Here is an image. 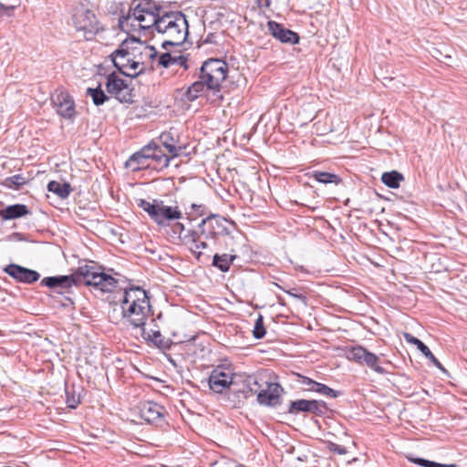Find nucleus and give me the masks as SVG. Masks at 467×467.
<instances>
[{"label": "nucleus", "instance_id": "nucleus-12", "mask_svg": "<svg viewBox=\"0 0 467 467\" xmlns=\"http://www.w3.org/2000/svg\"><path fill=\"white\" fill-rule=\"evenodd\" d=\"M161 144L168 150L171 158H177L182 155H187V145L181 140V135L177 129L171 127L169 130L163 131L159 136Z\"/></svg>", "mask_w": 467, "mask_h": 467}, {"label": "nucleus", "instance_id": "nucleus-27", "mask_svg": "<svg viewBox=\"0 0 467 467\" xmlns=\"http://www.w3.org/2000/svg\"><path fill=\"white\" fill-rule=\"evenodd\" d=\"M404 180L403 175L397 171H391L384 172L381 176V182L388 187L397 189L400 187V183Z\"/></svg>", "mask_w": 467, "mask_h": 467}, {"label": "nucleus", "instance_id": "nucleus-35", "mask_svg": "<svg viewBox=\"0 0 467 467\" xmlns=\"http://www.w3.org/2000/svg\"><path fill=\"white\" fill-rule=\"evenodd\" d=\"M150 340L156 345L159 348L163 350L171 348V342L169 339H166L160 331H154L152 336L150 337Z\"/></svg>", "mask_w": 467, "mask_h": 467}, {"label": "nucleus", "instance_id": "nucleus-19", "mask_svg": "<svg viewBox=\"0 0 467 467\" xmlns=\"http://www.w3.org/2000/svg\"><path fill=\"white\" fill-rule=\"evenodd\" d=\"M152 150V144L144 146L140 150L133 153L126 161V167L132 171H138L151 167L150 161V151Z\"/></svg>", "mask_w": 467, "mask_h": 467}, {"label": "nucleus", "instance_id": "nucleus-4", "mask_svg": "<svg viewBox=\"0 0 467 467\" xmlns=\"http://www.w3.org/2000/svg\"><path fill=\"white\" fill-rule=\"evenodd\" d=\"M163 11L153 0H132L129 12L119 20L122 31L144 30L154 32Z\"/></svg>", "mask_w": 467, "mask_h": 467}, {"label": "nucleus", "instance_id": "nucleus-40", "mask_svg": "<svg viewBox=\"0 0 467 467\" xmlns=\"http://www.w3.org/2000/svg\"><path fill=\"white\" fill-rule=\"evenodd\" d=\"M275 285L282 289L283 291H285L286 294H288L289 296L298 299V300H301L302 302H304L306 304V297L305 295L303 294H297L296 293L295 291L296 289L293 288V289H289V290H285L284 287H282L281 285H279L278 284H275Z\"/></svg>", "mask_w": 467, "mask_h": 467}, {"label": "nucleus", "instance_id": "nucleus-38", "mask_svg": "<svg viewBox=\"0 0 467 467\" xmlns=\"http://www.w3.org/2000/svg\"><path fill=\"white\" fill-rule=\"evenodd\" d=\"M67 404L69 408L75 409L80 403V397L76 396L74 393L70 394L68 389H66Z\"/></svg>", "mask_w": 467, "mask_h": 467}, {"label": "nucleus", "instance_id": "nucleus-24", "mask_svg": "<svg viewBox=\"0 0 467 467\" xmlns=\"http://www.w3.org/2000/svg\"><path fill=\"white\" fill-rule=\"evenodd\" d=\"M306 175L309 178L315 179L317 182L322 184L338 185L342 182L341 177L333 172L314 170L312 171L307 172Z\"/></svg>", "mask_w": 467, "mask_h": 467}, {"label": "nucleus", "instance_id": "nucleus-45", "mask_svg": "<svg viewBox=\"0 0 467 467\" xmlns=\"http://www.w3.org/2000/svg\"><path fill=\"white\" fill-rule=\"evenodd\" d=\"M431 467H457V465L455 463L442 464V463L433 462Z\"/></svg>", "mask_w": 467, "mask_h": 467}, {"label": "nucleus", "instance_id": "nucleus-11", "mask_svg": "<svg viewBox=\"0 0 467 467\" xmlns=\"http://www.w3.org/2000/svg\"><path fill=\"white\" fill-rule=\"evenodd\" d=\"M208 385L211 390L219 394H222L227 389H231V387H233L234 394L238 396V394L234 392V390H238L239 389H235L233 374L226 371L223 367H217L211 371L208 378Z\"/></svg>", "mask_w": 467, "mask_h": 467}, {"label": "nucleus", "instance_id": "nucleus-43", "mask_svg": "<svg viewBox=\"0 0 467 467\" xmlns=\"http://www.w3.org/2000/svg\"><path fill=\"white\" fill-rule=\"evenodd\" d=\"M64 298H65V302H62L61 305L62 306L66 307V306H71L75 304L74 302V299H75V296L74 294L73 295H67V294H64Z\"/></svg>", "mask_w": 467, "mask_h": 467}, {"label": "nucleus", "instance_id": "nucleus-23", "mask_svg": "<svg viewBox=\"0 0 467 467\" xmlns=\"http://www.w3.org/2000/svg\"><path fill=\"white\" fill-rule=\"evenodd\" d=\"M371 352L362 346H354L349 348L346 352V357L348 360L353 361L358 365L366 366Z\"/></svg>", "mask_w": 467, "mask_h": 467}, {"label": "nucleus", "instance_id": "nucleus-34", "mask_svg": "<svg viewBox=\"0 0 467 467\" xmlns=\"http://www.w3.org/2000/svg\"><path fill=\"white\" fill-rule=\"evenodd\" d=\"M366 366L380 375L387 374V370L382 366H380L379 358L372 352L368 358V363Z\"/></svg>", "mask_w": 467, "mask_h": 467}, {"label": "nucleus", "instance_id": "nucleus-10", "mask_svg": "<svg viewBox=\"0 0 467 467\" xmlns=\"http://www.w3.org/2000/svg\"><path fill=\"white\" fill-rule=\"evenodd\" d=\"M72 20L76 30L82 32L87 40L92 39L100 30L96 15L89 9L84 7L77 9Z\"/></svg>", "mask_w": 467, "mask_h": 467}, {"label": "nucleus", "instance_id": "nucleus-48", "mask_svg": "<svg viewBox=\"0 0 467 467\" xmlns=\"http://www.w3.org/2000/svg\"><path fill=\"white\" fill-rule=\"evenodd\" d=\"M210 36H211V35H209V36H207V39L205 40V42H207V43H208V42H211L212 37H210Z\"/></svg>", "mask_w": 467, "mask_h": 467}, {"label": "nucleus", "instance_id": "nucleus-21", "mask_svg": "<svg viewBox=\"0 0 467 467\" xmlns=\"http://www.w3.org/2000/svg\"><path fill=\"white\" fill-rule=\"evenodd\" d=\"M30 213L28 207L22 203L8 205L0 210V217L4 221L18 219Z\"/></svg>", "mask_w": 467, "mask_h": 467}, {"label": "nucleus", "instance_id": "nucleus-25", "mask_svg": "<svg viewBox=\"0 0 467 467\" xmlns=\"http://www.w3.org/2000/svg\"><path fill=\"white\" fill-rule=\"evenodd\" d=\"M150 144H152V150L150 151V160L156 163L153 168L160 170L167 168L171 158L164 154L156 143L150 142Z\"/></svg>", "mask_w": 467, "mask_h": 467}, {"label": "nucleus", "instance_id": "nucleus-46", "mask_svg": "<svg viewBox=\"0 0 467 467\" xmlns=\"http://www.w3.org/2000/svg\"><path fill=\"white\" fill-rule=\"evenodd\" d=\"M261 3H263L262 5H264L265 7H269L270 6V4H271V1L270 0H259Z\"/></svg>", "mask_w": 467, "mask_h": 467}, {"label": "nucleus", "instance_id": "nucleus-1", "mask_svg": "<svg viewBox=\"0 0 467 467\" xmlns=\"http://www.w3.org/2000/svg\"><path fill=\"white\" fill-rule=\"evenodd\" d=\"M138 47H134L130 51L128 42L123 41L119 47L114 51L112 62L118 70L127 76L135 78L145 71L144 62L137 58V50L140 49V55H145L151 61H156L158 67L164 68H173L175 67H182L183 70L188 69V59L183 55L172 56L169 52H164L158 56V52L152 46H145L138 41Z\"/></svg>", "mask_w": 467, "mask_h": 467}, {"label": "nucleus", "instance_id": "nucleus-5", "mask_svg": "<svg viewBox=\"0 0 467 467\" xmlns=\"http://www.w3.org/2000/svg\"><path fill=\"white\" fill-rule=\"evenodd\" d=\"M188 27L186 16L182 12H163L154 31L166 36L161 45L166 49L168 46L183 44L188 36Z\"/></svg>", "mask_w": 467, "mask_h": 467}, {"label": "nucleus", "instance_id": "nucleus-29", "mask_svg": "<svg viewBox=\"0 0 467 467\" xmlns=\"http://www.w3.org/2000/svg\"><path fill=\"white\" fill-rule=\"evenodd\" d=\"M86 94L91 97L92 101L96 106H100L104 104V102L109 100V99L101 88L100 84H99L97 88H87Z\"/></svg>", "mask_w": 467, "mask_h": 467}, {"label": "nucleus", "instance_id": "nucleus-47", "mask_svg": "<svg viewBox=\"0 0 467 467\" xmlns=\"http://www.w3.org/2000/svg\"><path fill=\"white\" fill-rule=\"evenodd\" d=\"M139 51H140V49H139V50H137V52H136V53H137V58H136V60H137V59H139V60H140V61H143V60H142V59H143V57H146L145 55H140V52H139Z\"/></svg>", "mask_w": 467, "mask_h": 467}, {"label": "nucleus", "instance_id": "nucleus-37", "mask_svg": "<svg viewBox=\"0 0 467 467\" xmlns=\"http://www.w3.org/2000/svg\"><path fill=\"white\" fill-rule=\"evenodd\" d=\"M206 212H207L206 205H204L202 203H200V204L192 203L191 205V211L189 212V213L194 214L196 216H203L206 214Z\"/></svg>", "mask_w": 467, "mask_h": 467}, {"label": "nucleus", "instance_id": "nucleus-14", "mask_svg": "<svg viewBox=\"0 0 467 467\" xmlns=\"http://www.w3.org/2000/svg\"><path fill=\"white\" fill-rule=\"evenodd\" d=\"M52 104L58 115L65 119H72L75 114V102L66 90L57 89L51 97Z\"/></svg>", "mask_w": 467, "mask_h": 467}, {"label": "nucleus", "instance_id": "nucleus-20", "mask_svg": "<svg viewBox=\"0 0 467 467\" xmlns=\"http://www.w3.org/2000/svg\"><path fill=\"white\" fill-rule=\"evenodd\" d=\"M403 337L407 343L415 345L417 348L425 356V358H428L435 367L444 370L441 363L435 358L430 348L421 340L407 332L403 334Z\"/></svg>", "mask_w": 467, "mask_h": 467}, {"label": "nucleus", "instance_id": "nucleus-13", "mask_svg": "<svg viewBox=\"0 0 467 467\" xmlns=\"http://www.w3.org/2000/svg\"><path fill=\"white\" fill-rule=\"evenodd\" d=\"M140 416L145 421L161 426L165 422L166 409L157 402L145 400L139 405Z\"/></svg>", "mask_w": 467, "mask_h": 467}, {"label": "nucleus", "instance_id": "nucleus-18", "mask_svg": "<svg viewBox=\"0 0 467 467\" xmlns=\"http://www.w3.org/2000/svg\"><path fill=\"white\" fill-rule=\"evenodd\" d=\"M267 28L269 33L282 43L295 45L299 42L298 34L285 28L280 23L270 20L267 22Z\"/></svg>", "mask_w": 467, "mask_h": 467}, {"label": "nucleus", "instance_id": "nucleus-16", "mask_svg": "<svg viewBox=\"0 0 467 467\" xmlns=\"http://www.w3.org/2000/svg\"><path fill=\"white\" fill-rule=\"evenodd\" d=\"M4 272L14 278L16 282L23 284H33L40 278L38 272L25 266L10 264L4 268Z\"/></svg>", "mask_w": 467, "mask_h": 467}, {"label": "nucleus", "instance_id": "nucleus-22", "mask_svg": "<svg viewBox=\"0 0 467 467\" xmlns=\"http://www.w3.org/2000/svg\"><path fill=\"white\" fill-rule=\"evenodd\" d=\"M237 258L235 251L230 250L229 254H218L216 253L213 257L212 265L221 272H228L234 261Z\"/></svg>", "mask_w": 467, "mask_h": 467}, {"label": "nucleus", "instance_id": "nucleus-39", "mask_svg": "<svg viewBox=\"0 0 467 467\" xmlns=\"http://www.w3.org/2000/svg\"><path fill=\"white\" fill-rule=\"evenodd\" d=\"M327 449L330 451H332L334 453H337L338 455H345V454L348 453V450H347V448L345 446L337 444V443L332 442V441H328Z\"/></svg>", "mask_w": 467, "mask_h": 467}, {"label": "nucleus", "instance_id": "nucleus-33", "mask_svg": "<svg viewBox=\"0 0 467 467\" xmlns=\"http://www.w3.org/2000/svg\"><path fill=\"white\" fill-rule=\"evenodd\" d=\"M327 404L325 401L323 400H310V405H309V413H312L316 416H323L327 413Z\"/></svg>", "mask_w": 467, "mask_h": 467}, {"label": "nucleus", "instance_id": "nucleus-31", "mask_svg": "<svg viewBox=\"0 0 467 467\" xmlns=\"http://www.w3.org/2000/svg\"><path fill=\"white\" fill-rule=\"evenodd\" d=\"M26 183V178L22 176L21 174H16L14 176L8 177L4 182V186L18 190L21 186Z\"/></svg>", "mask_w": 467, "mask_h": 467}, {"label": "nucleus", "instance_id": "nucleus-8", "mask_svg": "<svg viewBox=\"0 0 467 467\" xmlns=\"http://www.w3.org/2000/svg\"><path fill=\"white\" fill-rule=\"evenodd\" d=\"M197 227L201 234L204 235V239L214 240V242H220L227 237L234 238L233 234L235 232L234 222L216 214L202 219Z\"/></svg>", "mask_w": 467, "mask_h": 467}, {"label": "nucleus", "instance_id": "nucleus-49", "mask_svg": "<svg viewBox=\"0 0 467 467\" xmlns=\"http://www.w3.org/2000/svg\"><path fill=\"white\" fill-rule=\"evenodd\" d=\"M210 36H211V35H209V36H207V39L205 40V42H207V43H208V42H211L212 37H210Z\"/></svg>", "mask_w": 467, "mask_h": 467}, {"label": "nucleus", "instance_id": "nucleus-9", "mask_svg": "<svg viewBox=\"0 0 467 467\" xmlns=\"http://www.w3.org/2000/svg\"><path fill=\"white\" fill-rule=\"evenodd\" d=\"M227 72L228 65L225 61L210 58L202 64L199 78L206 81V89L215 94L220 91L221 83L226 78Z\"/></svg>", "mask_w": 467, "mask_h": 467}, {"label": "nucleus", "instance_id": "nucleus-28", "mask_svg": "<svg viewBox=\"0 0 467 467\" xmlns=\"http://www.w3.org/2000/svg\"><path fill=\"white\" fill-rule=\"evenodd\" d=\"M205 88L206 81L199 78V80L195 81L188 88L185 97L188 100L193 101L202 94Z\"/></svg>", "mask_w": 467, "mask_h": 467}, {"label": "nucleus", "instance_id": "nucleus-3", "mask_svg": "<svg viewBox=\"0 0 467 467\" xmlns=\"http://www.w3.org/2000/svg\"><path fill=\"white\" fill-rule=\"evenodd\" d=\"M119 307L120 312L117 313V308H113L111 316L112 319H116V323L119 319L135 328L143 327L150 311L148 293L136 285L124 288Z\"/></svg>", "mask_w": 467, "mask_h": 467}, {"label": "nucleus", "instance_id": "nucleus-50", "mask_svg": "<svg viewBox=\"0 0 467 467\" xmlns=\"http://www.w3.org/2000/svg\"><path fill=\"white\" fill-rule=\"evenodd\" d=\"M0 7H1L2 9H5V6L3 4H1V3H0Z\"/></svg>", "mask_w": 467, "mask_h": 467}, {"label": "nucleus", "instance_id": "nucleus-32", "mask_svg": "<svg viewBox=\"0 0 467 467\" xmlns=\"http://www.w3.org/2000/svg\"><path fill=\"white\" fill-rule=\"evenodd\" d=\"M314 392L319 393L320 395L328 398H337L341 395L340 391L335 390L323 383L317 382L316 385H314Z\"/></svg>", "mask_w": 467, "mask_h": 467}, {"label": "nucleus", "instance_id": "nucleus-44", "mask_svg": "<svg viewBox=\"0 0 467 467\" xmlns=\"http://www.w3.org/2000/svg\"><path fill=\"white\" fill-rule=\"evenodd\" d=\"M174 231L179 233V237L181 238L182 236L184 235L182 234L185 231V227L182 223H176V224L174 225Z\"/></svg>", "mask_w": 467, "mask_h": 467}, {"label": "nucleus", "instance_id": "nucleus-30", "mask_svg": "<svg viewBox=\"0 0 467 467\" xmlns=\"http://www.w3.org/2000/svg\"><path fill=\"white\" fill-rule=\"evenodd\" d=\"M310 400H296L290 403L288 413L298 414L299 412L309 411Z\"/></svg>", "mask_w": 467, "mask_h": 467}, {"label": "nucleus", "instance_id": "nucleus-17", "mask_svg": "<svg viewBox=\"0 0 467 467\" xmlns=\"http://www.w3.org/2000/svg\"><path fill=\"white\" fill-rule=\"evenodd\" d=\"M181 240L183 244L190 246L192 253L196 255L197 259H200L202 255L201 250L208 247L207 239H204V235L201 234V231L198 227L197 229L188 230L184 235L181 237Z\"/></svg>", "mask_w": 467, "mask_h": 467}, {"label": "nucleus", "instance_id": "nucleus-42", "mask_svg": "<svg viewBox=\"0 0 467 467\" xmlns=\"http://www.w3.org/2000/svg\"><path fill=\"white\" fill-rule=\"evenodd\" d=\"M410 461L422 467H431L433 463V462L422 458L410 459Z\"/></svg>", "mask_w": 467, "mask_h": 467}, {"label": "nucleus", "instance_id": "nucleus-36", "mask_svg": "<svg viewBox=\"0 0 467 467\" xmlns=\"http://www.w3.org/2000/svg\"><path fill=\"white\" fill-rule=\"evenodd\" d=\"M265 328L264 326V318L262 315H259L255 320L253 335L256 339H261L265 336Z\"/></svg>", "mask_w": 467, "mask_h": 467}, {"label": "nucleus", "instance_id": "nucleus-2", "mask_svg": "<svg viewBox=\"0 0 467 467\" xmlns=\"http://www.w3.org/2000/svg\"><path fill=\"white\" fill-rule=\"evenodd\" d=\"M40 285L57 289L58 295H73V286H92L103 293H111L118 286V279L111 274L106 273L105 268L91 265H79L76 271L67 275L47 276L41 280Z\"/></svg>", "mask_w": 467, "mask_h": 467}, {"label": "nucleus", "instance_id": "nucleus-26", "mask_svg": "<svg viewBox=\"0 0 467 467\" xmlns=\"http://www.w3.org/2000/svg\"><path fill=\"white\" fill-rule=\"evenodd\" d=\"M47 190L57 194L61 199H66L69 196L72 192V188L68 182H59L57 181H51L47 184Z\"/></svg>", "mask_w": 467, "mask_h": 467}, {"label": "nucleus", "instance_id": "nucleus-15", "mask_svg": "<svg viewBox=\"0 0 467 467\" xmlns=\"http://www.w3.org/2000/svg\"><path fill=\"white\" fill-rule=\"evenodd\" d=\"M106 89L108 93L114 96L120 102L130 101V89L127 82L119 78L115 73L108 76Z\"/></svg>", "mask_w": 467, "mask_h": 467}, {"label": "nucleus", "instance_id": "nucleus-7", "mask_svg": "<svg viewBox=\"0 0 467 467\" xmlns=\"http://www.w3.org/2000/svg\"><path fill=\"white\" fill-rule=\"evenodd\" d=\"M136 202L137 205L159 226H168L171 222L182 218L179 206L166 205L161 199H153L152 202L138 199Z\"/></svg>", "mask_w": 467, "mask_h": 467}, {"label": "nucleus", "instance_id": "nucleus-41", "mask_svg": "<svg viewBox=\"0 0 467 467\" xmlns=\"http://www.w3.org/2000/svg\"><path fill=\"white\" fill-rule=\"evenodd\" d=\"M301 380L300 382L305 385V386H307V389L310 390V391H313L314 390V385H316L317 382L307 378V377H305V376H301Z\"/></svg>", "mask_w": 467, "mask_h": 467}, {"label": "nucleus", "instance_id": "nucleus-6", "mask_svg": "<svg viewBox=\"0 0 467 467\" xmlns=\"http://www.w3.org/2000/svg\"><path fill=\"white\" fill-rule=\"evenodd\" d=\"M259 404L268 407H275L280 403L282 386L277 382L265 381L260 383L254 378L249 377L242 389L234 390L238 398L246 399L248 393L257 392Z\"/></svg>", "mask_w": 467, "mask_h": 467}]
</instances>
